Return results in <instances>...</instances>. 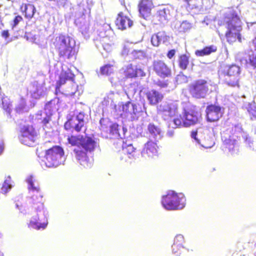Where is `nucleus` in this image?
<instances>
[{
    "label": "nucleus",
    "instance_id": "nucleus-1",
    "mask_svg": "<svg viewBox=\"0 0 256 256\" xmlns=\"http://www.w3.org/2000/svg\"><path fill=\"white\" fill-rule=\"evenodd\" d=\"M68 142L72 146H77L73 152L76 160L84 168H90L92 162L88 154L94 151L96 142L90 136L71 135L68 138Z\"/></svg>",
    "mask_w": 256,
    "mask_h": 256
},
{
    "label": "nucleus",
    "instance_id": "nucleus-2",
    "mask_svg": "<svg viewBox=\"0 0 256 256\" xmlns=\"http://www.w3.org/2000/svg\"><path fill=\"white\" fill-rule=\"evenodd\" d=\"M240 19L236 11L230 10L226 12L223 18L218 20V32L222 35L223 32L230 44L235 42L237 38L240 41Z\"/></svg>",
    "mask_w": 256,
    "mask_h": 256
},
{
    "label": "nucleus",
    "instance_id": "nucleus-3",
    "mask_svg": "<svg viewBox=\"0 0 256 256\" xmlns=\"http://www.w3.org/2000/svg\"><path fill=\"white\" fill-rule=\"evenodd\" d=\"M52 46L60 58L64 60L76 59L78 51L74 40L70 36L62 34H58L54 39Z\"/></svg>",
    "mask_w": 256,
    "mask_h": 256
},
{
    "label": "nucleus",
    "instance_id": "nucleus-4",
    "mask_svg": "<svg viewBox=\"0 0 256 256\" xmlns=\"http://www.w3.org/2000/svg\"><path fill=\"white\" fill-rule=\"evenodd\" d=\"M240 68L236 64L222 66L218 72L219 78L232 87H239Z\"/></svg>",
    "mask_w": 256,
    "mask_h": 256
},
{
    "label": "nucleus",
    "instance_id": "nucleus-5",
    "mask_svg": "<svg viewBox=\"0 0 256 256\" xmlns=\"http://www.w3.org/2000/svg\"><path fill=\"white\" fill-rule=\"evenodd\" d=\"M186 198L182 193H177L170 190L163 196L162 204L167 210H178L183 208L186 206Z\"/></svg>",
    "mask_w": 256,
    "mask_h": 256
},
{
    "label": "nucleus",
    "instance_id": "nucleus-6",
    "mask_svg": "<svg viewBox=\"0 0 256 256\" xmlns=\"http://www.w3.org/2000/svg\"><path fill=\"white\" fill-rule=\"evenodd\" d=\"M35 180L32 176L27 179L28 184V189L30 193V204L32 208L36 212H40L44 209L43 194L40 186L34 184Z\"/></svg>",
    "mask_w": 256,
    "mask_h": 256
},
{
    "label": "nucleus",
    "instance_id": "nucleus-7",
    "mask_svg": "<svg viewBox=\"0 0 256 256\" xmlns=\"http://www.w3.org/2000/svg\"><path fill=\"white\" fill-rule=\"evenodd\" d=\"M64 154L61 146H54L45 151L42 161L48 168L56 167L61 164Z\"/></svg>",
    "mask_w": 256,
    "mask_h": 256
},
{
    "label": "nucleus",
    "instance_id": "nucleus-8",
    "mask_svg": "<svg viewBox=\"0 0 256 256\" xmlns=\"http://www.w3.org/2000/svg\"><path fill=\"white\" fill-rule=\"evenodd\" d=\"M208 82L204 79L196 80L188 86V91L192 98L196 99L204 98L208 91Z\"/></svg>",
    "mask_w": 256,
    "mask_h": 256
},
{
    "label": "nucleus",
    "instance_id": "nucleus-9",
    "mask_svg": "<svg viewBox=\"0 0 256 256\" xmlns=\"http://www.w3.org/2000/svg\"><path fill=\"white\" fill-rule=\"evenodd\" d=\"M38 136L36 129L32 125L24 126L20 128L18 138L24 144L32 146Z\"/></svg>",
    "mask_w": 256,
    "mask_h": 256
},
{
    "label": "nucleus",
    "instance_id": "nucleus-10",
    "mask_svg": "<svg viewBox=\"0 0 256 256\" xmlns=\"http://www.w3.org/2000/svg\"><path fill=\"white\" fill-rule=\"evenodd\" d=\"M152 66L156 74L162 78L164 79L172 76L171 67L164 60H154L152 62Z\"/></svg>",
    "mask_w": 256,
    "mask_h": 256
},
{
    "label": "nucleus",
    "instance_id": "nucleus-11",
    "mask_svg": "<svg viewBox=\"0 0 256 256\" xmlns=\"http://www.w3.org/2000/svg\"><path fill=\"white\" fill-rule=\"evenodd\" d=\"M178 104L174 102H166L158 107V112L166 118H172L178 114Z\"/></svg>",
    "mask_w": 256,
    "mask_h": 256
},
{
    "label": "nucleus",
    "instance_id": "nucleus-12",
    "mask_svg": "<svg viewBox=\"0 0 256 256\" xmlns=\"http://www.w3.org/2000/svg\"><path fill=\"white\" fill-rule=\"evenodd\" d=\"M121 70V74L124 80L134 78L138 76L143 77L146 76V73L142 68L132 64L122 68Z\"/></svg>",
    "mask_w": 256,
    "mask_h": 256
},
{
    "label": "nucleus",
    "instance_id": "nucleus-13",
    "mask_svg": "<svg viewBox=\"0 0 256 256\" xmlns=\"http://www.w3.org/2000/svg\"><path fill=\"white\" fill-rule=\"evenodd\" d=\"M158 146L152 140L148 141L142 151V156L146 159H154L158 154Z\"/></svg>",
    "mask_w": 256,
    "mask_h": 256
},
{
    "label": "nucleus",
    "instance_id": "nucleus-14",
    "mask_svg": "<svg viewBox=\"0 0 256 256\" xmlns=\"http://www.w3.org/2000/svg\"><path fill=\"white\" fill-rule=\"evenodd\" d=\"M184 112L188 127L199 123L202 118V114L196 106H194L189 110L184 109Z\"/></svg>",
    "mask_w": 256,
    "mask_h": 256
},
{
    "label": "nucleus",
    "instance_id": "nucleus-15",
    "mask_svg": "<svg viewBox=\"0 0 256 256\" xmlns=\"http://www.w3.org/2000/svg\"><path fill=\"white\" fill-rule=\"evenodd\" d=\"M206 116L208 121L214 122L218 121L222 116V108L218 106L210 104L206 106Z\"/></svg>",
    "mask_w": 256,
    "mask_h": 256
},
{
    "label": "nucleus",
    "instance_id": "nucleus-16",
    "mask_svg": "<svg viewBox=\"0 0 256 256\" xmlns=\"http://www.w3.org/2000/svg\"><path fill=\"white\" fill-rule=\"evenodd\" d=\"M138 6L140 16L144 19L150 17L154 7L152 0H140Z\"/></svg>",
    "mask_w": 256,
    "mask_h": 256
},
{
    "label": "nucleus",
    "instance_id": "nucleus-17",
    "mask_svg": "<svg viewBox=\"0 0 256 256\" xmlns=\"http://www.w3.org/2000/svg\"><path fill=\"white\" fill-rule=\"evenodd\" d=\"M115 24L118 29L123 30L131 28L133 21L128 16L120 12L117 16Z\"/></svg>",
    "mask_w": 256,
    "mask_h": 256
},
{
    "label": "nucleus",
    "instance_id": "nucleus-18",
    "mask_svg": "<svg viewBox=\"0 0 256 256\" xmlns=\"http://www.w3.org/2000/svg\"><path fill=\"white\" fill-rule=\"evenodd\" d=\"M146 97L150 105L156 106L164 98V95L160 92L152 89L148 90L146 93Z\"/></svg>",
    "mask_w": 256,
    "mask_h": 256
},
{
    "label": "nucleus",
    "instance_id": "nucleus-19",
    "mask_svg": "<svg viewBox=\"0 0 256 256\" xmlns=\"http://www.w3.org/2000/svg\"><path fill=\"white\" fill-rule=\"evenodd\" d=\"M74 77V74L70 70L62 71L60 75L59 80L56 82V89L60 90L62 86L68 80L73 81Z\"/></svg>",
    "mask_w": 256,
    "mask_h": 256
},
{
    "label": "nucleus",
    "instance_id": "nucleus-20",
    "mask_svg": "<svg viewBox=\"0 0 256 256\" xmlns=\"http://www.w3.org/2000/svg\"><path fill=\"white\" fill-rule=\"evenodd\" d=\"M169 36L164 31L159 32L152 35L151 42L153 46H158L161 42H165L168 40Z\"/></svg>",
    "mask_w": 256,
    "mask_h": 256
},
{
    "label": "nucleus",
    "instance_id": "nucleus-21",
    "mask_svg": "<svg viewBox=\"0 0 256 256\" xmlns=\"http://www.w3.org/2000/svg\"><path fill=\"white\" fill-rule=\"evenodd\" d=\"M20 9L25 18L30 20L34 16L36 9L34 6L30 4H22Z\"/></svg>",
    "mask_w": 256,
    "mask_h": 256
},
{
    "label": "nucleus",
    "instance_id": "nucleus-22",
    "mask_svg": "<svg viewBox=\"0 0 256 256\" xmlns=\"http://www.w3.org/2000/svg\"><path fill=\"white\" fill-rule=\"evenodd\" d=\"M184 242V238L183 236L178 234L176 236L172 245V250L174 254L178 253L180 254H182Z\"/></svg>",
    "mask_w": 256,
    "mask_h": 256
},
{
    "label": "nucleus",
    "instance_id": "nucleus-23",
    "mask_svg": "<svg viewBox=\"0 0 256 256\" xmlns=\"http://www.w3.org/2000/svg\"><path fill=\"white\" fill-rule=\"evenodd\" d=\"M116 68V62L113 60L111 64H106L102 66L100 72L101 75L109 76L114 74Z\"/></svg>",
    "mask_w": 256,
    "mask_h": 256
},
{
    "label": "nucleus",
    "instance_id": "nucleus-24",
    "mask_svg": "<svg viewBox=\"0 0 256 256\" xmlns=\"http://www.w3.org/2000/svg\"><path fill=\"white\" fill-rule=\"evenodd\" d=\"M148 130L150 136L156 139L157 136H162V130L160 128L154 123H150L148 126Z\"/></svg>",
    "mask_w": 256,
    "mask_h": 256
},
{
    "label": "nucleus",
    "instance_id": "nucleus-25",
    "mask_svg": "<svg viewBox=\"0 0 256 256\" xmlns=\"http://www.w3.org/2000/svg\"><path fill=\"white\" fill-rule=\"evenodd\" d=\"M217 50V48L216 46L211 45L210 46H206L202 50H196L195 52V54L197 56H208Z\"/></svg>",
    "mask_w": 256,
    "mask_h": 256
},
{
    "label": "nucleus",
    "instance_id": "nucleus-26",
    "mask_svg": "<svg viewBox=\"0 0 256 256\" xmlns=\"http://www.w3.org/2000/svg\"><path fill=\"white\" fill-rule=\"evenodd\" d=\"M123 152L129 156V157H134L136 153V148H134L132 144L124 142L122 145Z\"/></svg>",
    "mask_w": 256,
    "mask_h": 256
},
{
    "label": "nucleus",
    "instance_id": "nucleus-27",
    "mask_svg": "<svg viewBox=\"0 0 256 256\" xmlns=\"http://www.w3.org/2000/svg\"><path fill=\"white\" fill-rule=\"evenodd\" d=\"M174 124L177 128H188L186 121L185 120V116L184 110L181 114L177 116L173 120Z\"/></svg>",
    "mask_w": 256,
    "mask_h": 256
},
{
    "label": "nucleus",
    "instance_id": "nucleus-28",
    "mask_svg": "<svg viewBox=\"0 0 256 256\" xmlns=\"http://www.w3.org/2000/svg\"><path fill=\"white\" fill-rule=\"evenodd\" d=\"M189 56L186 54H182L179 56L178 58V66L181 70H186L189 64Z\"/></svg>",
    "mask_w": 256,
    "mask_h": 256
},
{
    "label": "nucleus",
    "instance_id": "nucleus-29",
    "mask_svg": "<svg viewBox=\"0 0 256 256\" xmlns=\"http://www.w3.org/2000/svg\"><path fill=\"white\" fill-rule=\"evenodd\" d=\"M84 114L82 112H79L76 116L78 122L76 123L73 128L78 132H80L84 126Z\"/></svg>",
    "mask_w": 256,
    "mask_h": 256
},
{
    "label": "nucleus",
    "instance_id": "nucleus-30",
    "mask_svg": "<svg viewBox=\"0 0 256 256\" xmlns=\"http://www.w3.org/2000/svg\"><path fill=\"white\" fill-rule=\"evenodd\" d=\"M198 144L205 148H210L214 146V142L212 138L206 136L198 142Z\"/></svg>",
    "mask_w": 256,
    "mask_h": 256
},
{
    "label": "nucleus",
    "instance_id": "nucleus-31",
    "mask_svg": "<svg viewBox=\"0 0 256 256\" xmlns=\"http://www.w3.org/2000/svg\"><path fill=\"white\" fill-rule=\"evenodd\" d=\"M236 140L230 138L225 140L223 142V149L229 152H233L236 147Z\"/></svg>",
    "mask_w": 256,
    "mask_h": 256
},
{
    "label": "nucleus",
    "instance_id": "nucleus-32",
    "mask_svg": "<svg viewBox=\"0 0 256 256\" xmlns=\"http://www.w3.org/2000/svg\"><path fill=\"white\" fill-rule=\"evenodd\" d=\"M168 15H170V10L166 8L158 10L156 14V16L160 21L166 20Z\"/></svg>",
    "mask_w": 256,
    "mask_h": 256
},
{
    "label": "nucleus",
    "instance_id": "nucleus-33",
    "mask_svg": "<svg viewBox=\"0 0 256 256\" xmlns=\"http://www.w3.org/2000/svg\"><path fill=\"white\" fill-rule=\"evenodd\" d=\"M48 223V222L47 220L42 223L39 222L38 221L34 222L31 220L28 224V226L30 228H32L34 229H36L37 230H39L40 229H44L46 227Z\"/></svg>",
    "mask_w": 256,
    "mask_h": 256
},
{
    "label": "nucleus",
    "instance_id": "nucleus-34",
    "mask_svg": "<svg viewBox=\"0 0 256 256\" xmlns=\"http://www.w3.org/2000/svg\"><path fill=\"white\" fill-rule=\"evenodd\" d=\"M76 119L75 118L74 116L70 117L64 124V128L65 130H68L73 128L76 123Z\"/></svg>",
    "mask_w": 256,
    "mask_h": 256
},
{
    "label": "nucleus",
    "instance_id": "nucleus-35",
    "mask_svg": "<svg viewBox=\"0 0 256 256\" xmlns=\"http://www.w3.org/2000/svg\"><path fill=\"white\" fill-rule=\"evenodd\" d=\"M100 129L106 132L108 128L111 124L110 120L107 118H102L100 120Z\"/></svg>",
    "mask_w": 256,
    "mask_h": 256
},
{
    "label": "nucleus",
    "instance_id": "nucleus-36",
    "mask_svg": "<svg viewBox=\"0 0 256 256\" xmlns=\"http://www.w3.org/2000/svg\"><path fill=\"white\" fill-rule=\"evenodd\" d=\"M2 108L8 113L10 114L12 108V104L9 100L6 98H3L2 100Z\"/></svg>",
    "mask_w": 256,
    "mask_h": 256
},
{
    "label": "nucleus",
    "instance_id": "nucleus-37",
    "mask_svg": "<svg viewBox=\"0 0 256 256\" xmlns=\"http://www.w3.org/2000/svg\"><path fill=\"white\" fill-rule=\"evenodd\" d=\"M120 126L116 123H112L110 126L109 134L110 135H118L119 134Z\"/></svg>",
    "mask_w": 256,
    "mask_h": 256
},
{
    "label": "nucleus",
    "instance_id": "nucleus-38",
    "mask_svg": "<svg viewBox=\"0 0 256 256\" xmlns=\"http://www.w3.org/2000/svg\"><path fill=\"white\" fill-rule=\"evenodd\" d=\"M132 54L134 59H142L145 57V53L142 50H134Z\"/></svg>",
    "mask_w": 256,
    "mask_h": 256
},
{
    "label": "nucleus",
    "instance_id": "nucleus-39",
    "mask_svg": "<svg viewBox=\"0 0 256 256\" xmlns=\"http://www.w3.org/2000/svg\"><path fill=\"white\" fill-rule=\"evenodd\" d=\"M246 64H248L254 68H256V53L252 54L249 56Z\"/></svg>",
    "mask_w": 256,
    "mask_h": 256
},
{
    "label": "nucleus",
    "instance_id": "nucleus-40",
    "mask_svg": "<svg viewBox=\"0 0 256 256\" xmlns=\"http://www.w3.org/2000/svg\"><path fill=\"white\" fill-rule=\"evenodd\" d=\"M23 18L20 15L16 16L12 20V22L10 24L11 28L12 29H14L16 28L20 23L23 22Z\"/></svg>",
    "mask_w": 256,
    "mask_h": 256
},
{
    "label": "nucleus",
    "instance_id": "nucleus-41",
    "mask_svg": "<svg viewBox=\"0 0 256 256\" xmlns=\"http://www.w3.org/2000/svg\"><path fill=\"white\" fill-rule=\"evenodd\" d=\"M192 28L191 24L186 21L183 22L180 26V31L183 32H186L190 30Z\"/></svg>",
    "mask_w": 256,
    "mask_h": 256
},
{
    "label": "nucleus",
    "instance_id": "nucleus-42",
    "mask_svg": "<svg viewBox=\"0 0 256 256\" xmlns=\"http://www.w3.org/2000/svg\"><path fill=\"white\" fill-rule=\"evenodd\" d=\"M126 107H131L130 109L132 110V114H135L140 112V110L138 109V106L136 104L128 102L126 104L125 108Z\"/></svg>",
    "mask_w": 256,
    "mask_h": 256
},
{
    "label": "nucleus",
    "instance_id": "nucleus-43",
    "mask_svg": "<svg viewBox=\"0 0 256 256\" xmlns=\"http://www.w3.org/2000/svg\"><path fill=\"white\" fill-rule=\"evenodd\" d=\"M11 188V185L10 182V180H6L3 184L2 188V191L6 193Z\"/></svg>",
    "mask_w": 256,
    "mask_h": 256
},
{
    "label": "nucleus",
    "instance_id": "nucleus-44",
    "mask_svg": "<svg viewBox=\"0 0 256 256\" xmlns=\"http://www.w3.org/2000/svg\"><path fill=\"white\" fill-rule=\"evenodd\" d=\"M248 111L252 120L256 118V110L252 108L250 110L248 109Z\"/></svg>",
    "mask_w": 256,
    "mask_h": 256
},
{
    "label": "nucleus",
    "instance_id": "nucleus-45",
    "mask_svg": "<svg viewBox=\"0 0 256 256\" xmlns=\"http://www.w3.org/2000/svg\"><path fill=\"white\" fill-rule=\"evenodd\" d=\"M10 35L9 31L8 30H3L0 32V36L5 40H6L10 36Z\"/></svg>",
    "mask_w": 256,
    "mask_h": 256
},
{
    "label": "nucleus",
    "instance_id": "nucleus-46",
    "mask_svg": "<svg viewBox=\"0 0 256 256\" xmlns=\"http://www.w3.org/2000/svg\"><path fill=\"white\" fill-rule=\"evenodd\" d=\"M52 120L50 115L46 116L42 121L44 126H46Z\"/></svg>",
    "mask_w": 256,
    "mask_h": 256
},
{
    "label": "nucleus",
    "instance_id": "nucleus-47",
    "mask_svg": "<svg viewBox=\"0 0 256 256\" xmlns=\"http://www.w3.org/2000/svg\"><path fill=\"white\" fill-rule=\"evenodd\" d=\"M176 54V50L174 49L170 50L167 54L166 56L169 59L172 58Z\"/></svg>",
    "mask_w": 256,
    "mask_h": 256
},
{
    "label": "nucleus",
    "instance_id": "nucleus-48",
    "mask_svg": "<svg viewBox=\"0 0 256 256\" xmlns=\"http://www.w3.org/2000/svg\"><path fill=\"white\" fill-rule=\"evenodd\" d=\"M198 134V131L196 130H192L191 132V137L195 140L198 144V142H200V140L196 138V136Z\"/></svg>",
    "mask_w": 256,
    "mask_h": 256
},
{
    "label": "nucleus",
    "instance_id": "nucleus-49",
    "mask_svg": "<svg viewBox=\"0 0 256 256\" xmlns=\"http://www.w3.org/2000/svg\"><path fill=\"white\" fill-rule=\"evenodd\" d=\"M125 106H126V104L123 106V110L127 113L132 114V112H131L132 110L130 109L131 107L125 108Z\"/></svg>",
    "mask_w": 256,
    "mask_h": 256
},
{
    "label": "nucleus",
    "instance_id": "nucleus-50",
    "mask_svg": "<svg viewBox=\"0 0 256 256\" xmlns=\"http://www.w3.org/2000/svg\"><path fill=\"white\" fill-rule=\"evenodd\" d=\"M158 85L162 88H165L168 86V83L166 82H158Z\"/></svg>",
    "mask_w": 256,
    "mask_h": 256
},
{
    "label": "nucleus",
    "instance_id": "nucleus-51",
    "mask_svg": "<svg viewBox=\"0 0 256 256\" xmlns=\"http://www.w3.org/2000/svg\"><path fill=\"white\" fill-rule=\"evenodd\" d=\"M252 44L256 50V37L254 38L252 40Z\"/></svg>",
    "mask_w": 256,
    "mask_h": 256
},
{
    "label": "nucleus",
    "instance_id": "nucleus-52",
    "mask_svg": "<svg viewBox=\"0 0 256 256\" xmlns=\"http://www.w3.org/2000/svg\"><path fill=\"white\" fill-rule=\"evenodd\" d=\"M40 96V94H38L37 92H34L32 94V98H39Z\"/></svg>",
    "mask_w": 256,
    "mask_h": 256
},
{
    "label": "nucleus",
    "instance_id": "nucleus-53",
    "mask_svg": "<svg viewBox=\"0 0 256 256\" xmlns=\"http://www.w3.org/2000/svg\"><path fill=\"white\" fill-rule=\"evenodd\" d=\"M110 46L108 44H106L104 46V49L106 50H110Z\"/></svg>",
    "mask_w": 256,
    "mask_h": 256
},
{
    "label": "nucleus",
    "instance_id": "nucleus-54",
    "mask_svg": "<svg viewBox=\"0 0 256 256\" xmlns=\"http://www.w3.org/2000/svg\"><path fill=\"white\" fill-rule=\"evenodd\" d=\"M4 150V146L2 142H0V154L2 153Z\"/></svg>",
    "mask_w": 256,
    "mask_h": 256
},
{
    "label": "nucleus",
    "instance_id": "nucleus-55",
    "mask_svg": "<svg viewBox=\"0 0 256 256\" xmlns=\"http://www.w3.org/2000/svg\"><path fill=\"white\" fill-rule=\"evenodd\" d=\"M26 0L28 2H32L36 1V0Z\"/></svg>",
    "mask_w": 256,
    "mask_h": 256
},
{
    "label": "nucleus",
    "instance_id": "nucleus-56",
    "mask_svg": "<svg viewBox=\"0 0 256 256\" xmlns=\"http://www.w3.org/2000/svg\"><path fill=\"white\" fill-rule=\"evenodd\" d=\"M0 256H3L2 253L1 252H0Z\"/></svg>",
    "mask_w": 256,
    "mask_h": 256
}]
</instances>
